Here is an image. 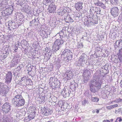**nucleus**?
I'll use <instances>...</instances> for the list:
<instances>
[{
	"instance_id": "nucleus-6",
	"label": "nucleus",
	"mask_w": 122,
	"mask_h": 122,
	"mask_svg": "<svg viewBox=\"0 0 122 122\" xmlns=\"http://www.w3.org/2000/svg\"><path fill=\"white\" fill-rule=\"evenodd\" d=\"M23 66V65H20L13 71V75L14 76H16V77H19L20 76V74L22 72L21 69L22 68Z\"/></svg>"
},
{
	"instance_id": "nucleus-34",
	"label": "nucleus",
	"mask_w": 122,
	"mask_h": 122,
	"mask_svg": "<svg viewBox=\"0 0 122 122\" xmlns=\"http://www.w3.org/2000/svg\"><path fill=\"white\" fill-rule=\"evenodd\" d=\"M45 51L46 52L49 53V54H48V55H50V56L49 57H50L51 55V53H50V51H51V49L49 47H46L45 48Z\"/></svg>"
},
{
	"instance_id": "nucleus-13",
	"label": "nucleus",
	"mask_w": 122,
	"mask_h": 122,
	"mask_svg": "<svg viewBox=\"0 0 122 122\" xmlns=\"http://www.w3.org/2000/svg\"><path fill=\"white\" fill-rule=\"evenodd\" d=\"M16 19L19 20L21 22H23L24 21V16L20 13H16L15 14Z\"/></svg>"
},
{
	"instance_id": "nucleus-21",
	"label": "nucleus",
	"mask_w": 122,
	"mask_h": 122,
	"mask_svg": "<svg viewBox=\"0 0 122 122\" xmlns=\"http://www.w3.org/2000/svg\"><path fill=\"white\" fill-rule=\"evenodd\" d=\"M54 0H44L43 4L45 5H47L51 4V3L53 4Z\"/></svg>"
},
{
	"instance_id": "nucleus-29",
	"label": "nucleus",
	"mask_w": 122,
	"mask_h": 122,
	"mask_svg": "<svg viewBox=\"0 0 122 122\" xmlns=\"http://www.w3.org/2000/svg\"><path fill=\"white\" fill-rule=\"evenodd\" d=\"M72 53L71 52H70L69 54L66 55V57L67 58V59L69 61L70 60H71L72 59Z\"/></svg>"
},
{
	"instance_id": "nucleus-14",
	"label": "nucleus",
	"mask_w": 122,
	"mask_h": 122,
	"mask_svg": "<svg viewBox=\"0 0 122 122\" xmlns=\"http://www.w3.org/2000/svg\"><path fill=\"white\" fill-rule=\"evenodd\" d=\"M64 20L65 22L67 23L72 22L74 21L73 20L71 17L70 15L68 13L65 16Z\"/></svg>"
},
{
	"instance_id": "nucleus-43",
	"label": "nucleus",
	"mask_w": 122,
	"mask_h": 122,
	"mask_svg": "<svg viewBox=\"0 0 122 122\" xmlns=\"http://www.w3.org/2000/svg\"><path fill=\"white\" fill-rule=\"evenodd\" d=\"M87 102V101H86L85 99L82 102V105L85 106Z\"/></svg>"
},
{
	"instance_id": "nucleus-10",
	"label": "nucleus",
	"mask_w": 122,
	"mask_h": 122,
	"mask_svg": "<svg viewBox=\"0 0 122 122\" xmlns=\"http://www.w3.org/2000/svg\"><path fill=\"white\" fill-rule=\"evenodd\" d=\"M71 92V91L64 87L61 92V94L64 97H69Z\"/></svg>"
},
{
	"instance_id": "nucleus-22",
	"label": "nucleus",
	"mask_w": 122,
	"mask_h": 122,
	"mask_svg": "<svg viewBox=\"0 0 122 122\" xmlns=\"http://www.w3.org/2000/svg\"><path fill=\"white\" fill-rule=\"evenodd\" d=\"M61 47L59 46L54 44H53L52 47V50L55 52L58 50Z\"/></svg>"
},
{
	"instance_id": "nucleus-25",
	"label": "nucleus",
	"mask_w": 122,
	"mask_h": 122,
	"mask_svg": "<svg viewBox=\"0 0 122 122\" xmlns=\"http://www.w3.org/2000/svg\"><path fill=\"white\" fill-rule=\"evenodd\" d=\"M70 51L67 49H65L62 52V54L61 55V57L65 55V54L68 55L70 53Z\"/></svg>"
},
{
	"instance_id": "nucleus-50",
	"label": "nucleus",
	"mask_w": 122,
	"mask_h": 122,
	"mask_svg": "<svg viewBox=\"0 0 122 122\" xmlns=\"http://www.w3.org/2000/svg\"><path fill=\"white\" fill-rule=\"evenodd\" d=\"M67 77V78L68 79H71V77H70V75L69 74H66Z\"/></svg>"
},
{
	"instance_id": "nucleus-30",
	"label": "nucleus",
	"mask_w": 122,
	"mask_h": 122,
	"mask_svg": "<svg viewBox=\"0 0 122 122\" xmlns=\"http://www.w3.org/2000/svg\"><path fill=\"white\" fill-rule=\"evenodd\" d=\"M94 4L95 5H97V6H101V4L102 3V2H100L99 1H97V2L96 0H94Z\"/></svg>"
},
{
	"instance_id": "nucleus-44",
	"label": "nucleus",
	"mask_w": 122,
	"mask_h": 122,
	"mask_svg": "<svg viewBox=\"0 0 122 122\" xmlns=\"http://www.w3.org/2000/svg\"><path fill=\"white\" fill-rule=\"evenodd\" d=\"M97 9L98 10L97 11V14H100V12L101 11V10L99 8H98L97 7H95V9L96 10Z\"/></svg>"
},
{
	"instance_id": "nucleus-57",
	"label": "nucleus",
	"mask_w": 122,
	"mask_h": 122,
	"mask_svg": "<svg viewBox=\"0 0 122 122\" xmlns=\"http://www.w3.org/2000/svg\"><path fill=\"white\" fill-rule=\"evenodd\" d=\"M108 120H104L103 121V122H110Z\"/></svg>"
},
{
	"instance_id": "nucleus-4",
	"label": "nucleus",
	"mask_w": 122,
	"mask_h": 122,
	"mask_svg": "<svg viewBox=\"0 0 122 122\" xmlns=\"http://www.w3.org/2000/svg\"><path fill=\"white\" fill-rule=\"evenodd\" d=\"M3 85L0 82V94L3 95L7 94L9 92V88L7 86H4V87L2 88Z\"/></svg>"
},
{
	"instance_id": "nucleus-63",
	"label": "nucleus",
	"mask_w": 122,
	"mask_h": 122,
	"mask_svg": "<svg viewBox=\"0 0 122 122\" xmlns=\"http://www.w3.org/2000/svg\"><path fill=\"white\" fill-rule=\"evenodd\" d=\"M112 108H113L115 107V105H112Z\"/></svg>"
},
{
	"instance_id": "nucleus-23",
	"label": "nucleus",
	"mask_w": 122,
	"mask_h": 122,
	"mask_svg": "<svg viewBox=\"0 0 122 122\" xmlns=\"http://www.w3.org/2000/svg\"><path fill=\"white\" fill-rule=\"evenodd\" d=\"M111 3V4L117 5L119 4V0H110Z\"/></svg>"
},
{
	"instance_id": "nucleus-19",
	"label": "nucleus",
	"mask_w": 122,
	"mask_h": 122,
	"mask_svg": "<svg viewBox=\"0 0 122 122\" xmlns=\"http://www.w3.org/2000/svg\"><path fill=\"white\" fill-rule=\"evenodd\" d=\"M67 12L66 10L64 9L63 10H60V11L58 12V14L59 15L61 16L64 15L65 16L67 14Z\"/></svg>"
},
{
	"instance_id": "nucleus-37",
	"label": "nucleus",
	"mask_w": 122,
	"mask_h": 122,
	"mask_svg": "<svg viewBox=\"0 0 122 122\" xmlns=\"http://www.w3.org/2000/svg\"><path fill=\"white\" fill-rule=\"evenodd\" d=\"M49 85L53 89L56 87V86H57L55 85V83H54V82H52Z\"/></svg>"
},
{
	"instance_id": "nucleus-1",
	"label": "nucleus",
	"mask_w": 122,
	"mask_h": 122,
	"mask_svg": "<svg viewBox=\"0 0 122 122\" xmlns=\"http://www.w3.org/2000/svg\"><path fill=\"white\" fill-rule=\"evenodd\" d=\"M12 101L16 107L23 106L25 104V100L21 94H17L12 99Z\"/></svg>"
},
{
	"instance_id": "nucleus-48",
	"label": "nucleus",
	"mask_w": 122,
	"mask_h": 122,
	"mask_svg": "<svg viewBox=\"0 0 122 122\" xmlns=\"http://www.w3.org/2000/svg\"><path fill=\"white\" fill-rule=\"evenodd\" d=\"M108 66L107 65H104L103 68L107 71L108 70Z\"/></svg>"
},
{
	"instance_id": "nucleus-41",
	"label": "nucleus",
	"mask_w": 122,
	"mask_h": 122,
	"mask_svg": "<svg viewBox=\"0 0 122 122\" xmlns=\"http://www.w3.org/2000/svg\"><path fill=\"white\" fill-rule=\"evenodd\" d=\"M79 60L81 62L84 61L85 60V57L83 56H81L80 59Z\"/></svg>"
},
{
	"instance_id": "nucleus-62",
	"label": "nucleus",
	"mask_w": 122,
	"mask_h": 122,
	"mask_svg": "<svg viewBox=\"0 0 122 122\" xmlns=\"http://www.w3.org/2000/svg\"><path fill=\"white\" fill-rule=\"evenodd\" d=\"M58 21H57V20L56 21V22H55V23L56 24H57L58 23Z\"/></svg>"
},
{
	"instance_id": "nucleus-3",
	"label": "nucleus",
	"mask_w": 122,
	"mask_h": 122,
	"mask_svg": "<svg viewBox=\"0 0 122 122\" xmlns=\"http://www.w3.org/2000/svg\"><path fill=\"white\" fill-rule=\"evenodd\" d=\"M11 104L8 102L5 103L2 106V109L3 113L7 114L11 110Z\"/></svg>"
},
{
	"instance_id": "nucleus-56",
	"label": "nucleus",
	"mask_w": 122,
	"mask_h": 122,
	"mask_svg": "<svg viewBox=\"0 0 122 122\" xmlns=\"http://www.w3.org/2000/svg\"><path fill=\"white\" fill-rule=\"evenodd\" d=\"M112 34L113 35H113V36H116V33L115 32H113V33H112L111 34Z\"/></svg>"
},
{
	"instance_id": "nucleus-45",
	"label": "nucleus",
	"mask_w": 122,
	"mask_h": 122,
	"mask_svg": "<svg viewBox=\"0 0 122 122\" xmlns=\"http://www.w3.org/2000/svg\"><path fill=\"white\" fill-rule=\"evenodd\" d=\"M28 81L29 82V84L30 85H33V83L32 81L30 79H28Z\"/></svg>"
},
{
	"instance_id": "nucleus-46",
	"label": "nucleus",
	"mask_w": 122,
	"mask_h": 122,
	"mask_svg": "<svg viewBox=\"0 0 122 122\" xmlns=\"http://www.w3.org/2000/svg\"><path fill=\"white\" fill-rule=\"evenodd\" d=\"M26 80L27 79H26L25 77H23L20 80V81L21 82H24L25 81H26Z\"/></svg>"
},
{
	"instance_id": "nucleus-7",
	"label": "nucleus",
	"mask_w": 122,
	"mask_h": 122,
	"mask_svg": "<svg viewBox=\"0 0 122 122\" xmlns=\"http://www.w3.org/2000/svg\"><path fill=\"white\" fill-rule=\"evenodd\" d=\"M119 12V10L117 7L114 6L111 9V13L112 15L114 17L117 16Z\"/></svg>"
},
{
	"instance_id": "nucleus-20",
	"label": "nucleus",
	"mask_w": 122,
	"mask_h": 122,
	"mask_svg": "<svg viewBox=\"0 0 122 122\" xmlns=\"http://www.w3.org/2000/svg\"><path fill=\"white\" fill-rule=\"evenodd\" d=\"M89 76L87 73L85 75H83V83H86L89 80Z\"/></svg>"
},
{
	"instance_id": "nucleus-32",
	"label": "nucleus",
	"mask_w": 122,
	"mask_h": 122,
	"mask_svg": "<svg viewBox=\"0 0 122 122\" xmlns=\"http://www.w3.org/2000/svg\"><path fill=\"white\" fill-rule=\"evenodd\" d=\"M92 100L94 102H97L99 100V99L97 97H92Z\"/></svg>"
},
{
	"instance_id": "nucleus-12",
	"label": "nucleus",
	"mask_w": 122,
	"mask_h": 122,
	"mask_svg": "<svg viewBox=\"0 0 122 122\" xmlns=\"http://www.w3.org/2000/svg\"><path fill=\"white\" fill-rule=\"evenodd\" d=\"M12 10L10 8L7 9L6 10H4L2 11V15L4 16L10 15L12 13Z\"/></svg>"
},
{
	"instance_id": "nucleus-49",
	"label": "nucleus",
	"mask_w": 122,
	"mask_h": 122,
	"mask_svg": "<svg viewBox=\"0 0 122 122\" xmlns=\"http://www.w3.org/2000/svg\"><path fill=\"white\" fill-rule=\"evenodd\" d=\"M94 9H93L92 10H92L91 9H90V14H93L94 15V14H93V13L94 12H96V11H94V10H93Z\"/></svg>"
},
{
	"instance_id": "nucleus-15",
	"label": "nucleus",
	"mask_w": 122,
	"mask_h": 122,
	"mask_svg": "<svg viewBox=\"0 0 122 122\" xmlns=\"http://www.w3.org/2000/svg\"><path fill=\"white\" fill-rule=\"evenodd\" d=\"M83 3L81 2H77L75 4V7L76 10H80L82 9L83 7L82 5Z\"/></svg>"
},
{
	"instance_id": "nucleus-39",
	"label": "nucleus",
	"mask_w": 122,
	"mask_h": 122,
	"mask_svg": "<svg viewBox=\"0 0 122 122\" xmlns=\"http://www.w3.org/2000/svg\"><path fill=\"white\" fill-rule=\"evenodd\" d=\"M55 78V77H51L50 79L49 82V84H50L52 83V82H53L54 78Z\"/></svg>"
},
{
	"instance_id": "nucleus-8",
	"label": "nucleus",
	"mask_w": 122,
	"mask_h": 122,
	"mask_svg": "<svg viewBox=\"0 0 122 122\" xmlns=\"http://www.w3.org/2000/svg\"><path fill=\"white\" fill-rule=\"evenodd\" d=\"M60 36V38L58 39H56L54 42V43L61 47V46L63 44L64 41V37L62 36H61L59 34H56L55 36Z\"/></svg>"
},
{
	"instance_id": "nucleus-9",
	"label": "nucleus",
	"mask_w": 122,
	"mask_h": 122,
	"mask_svg": "<svg viewBox=\"0 0 122 122\" xmlns=\"http://www.w3.org/2000/svg\"><path fill=\"white\" fill-rule=\"evenodd\" d=\"M12 77V75L11 72H8L5 77V83L7 84H9L11 82Z\"/></svg>"
},
{
	"instance_id": "nucleus-47",
	"label": "nucleus",
	"mask_w": 122,
	"mask_h": 122,
	"mask_svg": "<svg viewBox=\"0 0 122 122\" xmlns=\"http://www.w3.org/2000/svg\"><path fill=\"white\" fill-rule=\"evenodd\" d=\"M101 6V7H102V8L103 9H105L106 8V6L105 5L103 4L102 2Z\"/></svg>"
},
{
	"instance_id": "nucleus-40",
	"label": "nucleus",
	"mask_w": 122,
	"mask_h": 122,
	"mask_svg": "<svg viewBox=\"0 0 122 122\" xmlns=\"http://www.w3.org/2000/svg\"><path fill=\"white\" fill-rule=\"evenodd\" d=\"M42 36L43 37V38H47L48 37L47 35L45 32H44V33L43 34Z\"/></svg>"
},
{
	"instance_id": "nucleus-5",
	"label": "nucleus",
	"mask_w": 122,
	"mask_h": 122,
	"mask_svg": "<svg viewBox=\"0 0 122 122\" xmlns=\"http://www.w3.org/2000/svg\"><path fill=\"white\" fill-rule=\"evenodd\" d=\"M20 59V58L19 55H16L11 61L10 66L12 67L15 66L19 63Z\"/></svg>"
},
{
	"instance_id": "nucleus-28",
	"label": "nucleus",
	"mask_w": 122,
	"mask_h": 122,
	"mask_svg": "<svg viewBox=\"0 0 122 122\" xmlns=\"http://www.w3.org/2000/svg\"><path fill=\"white\" fill-rule=\"evenodd\" d=\"M94 16V15L93 14H90L89 16V17L91 19L90 20L92 21V23H94V22L96 19Z\"/></svg>"
},
{
	"instance_id": "nucleus-42",
	"label": "nucleus",
	"mask_w": 122,
	"mask_h": 122,
	"mask_svg": "<svg viewBox=\"0 0 122 122\" xmlns=\"http://www.w3.org/2000/svg\"><path fill=\"white\" fill-rule=\"evenodd\" d=\"M117 55H122V47L119 49L118 51V53Z\"/></svg>"
},
{
	"instance_id": "nucleus-31",
	"label": "nucleus",
	"mask_w": 122,
	"mask_h": 122,
	"mask_svg": "<svg viewBox=\"0 0 122 122\" xmlns=\"http://www.w3.org/2000/svg\"><path fill=\"white\" fill-rule=\"evenodd\" d=\"M30 8L27 6L25 7L24 8V10L25 12L29 13L30 11Z\"/></svg>"
},
{
	"instance_id": "nucleus-55",
	"label": "nucleus",
	"mask_w": 122,
	"mask_h": 122,
	"mask_svg": "<svg viewBox=\"0 0 122 122\" xmlns=\"http://www.w3.org/2000/svg\"><path fill=\"white\" fill-rule=\"evenodd\" d=\"M75 86L74 85H72L70 86V88L71 89L72 87H75Z\"/></svg>"
},
{
	"instance_id": "nucleus-59",
	"label": "nucleus",
	"mask_w": 122,
	"mask_h": 122,
	"mask_svg": "<svg viewBox=\"0 0 122 122\" xmlns=\"http://www.w3.org/2000/svg\"><path fill=\"white\" fill-rule=\"evenodd\" d=\"M22 22L21 23L20 21V22H19V24L18 23V26H19V25H21V24L22 23Z\"/></svg>"
},
{
	"instance_id": "nucleus-64",
	"label": "nucleus",
	"mask_w": 122,
	"mask_h": 122,
	"mask_svg": "<svg viewBox=\"0 0 122 122\" xmlns=\"http://www.w3.org/2000/svg\"><path fill=\"white\" fill-rule=\"evenodd\" d=\"M115 105V107H117L118 106V105L117 104H116L114 105Z\"/></svg>"
},
{
	"instance_id": "nucleus-18",
	"label": "nucleus",
	"mask_w": 122,
	"mask_h": 122,
	"mask_svg": "<svg viewBox=\"0 0 122 122\" xmlns=\"http://www.w3.org/2000/svg\"><path fill=\"white\" fill-rule=\"evenodd\" d=\"M9 53V51L8 49H5V50L4 51H3V54L1 55V56L4 58L3 59L6 58L8 55Z\"/></svg>"
},
{
	"instance_id": "nucleus-60",
	"label": "nucleus",
	"mask_w": 122,
	"mask_h": 122,
	"mask_svg": "<svg viewBox=\"0 0 122 122\" xmlns=\"http://www.w3.org/2000/svg\"><path fill=\"white\" fill-rule=\"evenodd\" d=\"M65 31V30H61V34L62 33L63 34V33Z\"/></svg>"
},
{
	"instance_id": "nucleus-11",
	"label": "nucleus",
	"mask_w": 122,
	"mask_h": 122,
	"mask_svg": "<svg viewBox=\"0 0 122 122\" xmlns=\"http://www.w3.org/2000/svg\"><path fill=\"white\" fill-rule=\"evenodd\" d=\"M56 6L54 5L53 4H52L49 5L48 8V11L50 13H54L56 10Z\"/></svg>"
},
{
	"instance_id": "nucleus-51",
	"label": "nucleus",
	"mask_w": 122,
	"mask_h": 122,
	"mask_svg": "<svg viewBox=\"0 0 122 122\" xmlns=\"http://www.w3.org/2000/svg\"><path fill=\"white\" fill-rule=\"evenodd\" d=\"M107 108L108 109H111L113 108L112 105L107 107Z\"/></svg>"
},
{
	"instance_id": "nucleus-61",
	"label": "nucleus",
	"mask_w": 122,
	"mask_h": 122,
	"mask_svg": "<svg viewBox=\"0 0 122 122\" xmlns=\"http://www.w3.org/2000/svg\"><path fill=\"white\" fill-rule=\"evenodd\" d=\"M121 86L122 87V80L121 81L120 83Z\"/></svg>"
},
{
	"instance_id": "nucleus-36",
	"label": "nucleus",
	"mask_w": 122,
	"mask_h": 122,
	"mask_svg": "<svg viewBox=\"0 0 122 122\" xmlns=\"http://www.w3.org/2000/svg\"><path fill=\"white\" fill-rule=\"evenodd\" d=\"M92 22V21H89V20H88L87 19L85 20V21L84 22V23L85 25H88V24L90 22Z\"/></svg>"
},
{
	"instance_id": "nucleus-27",
	"label": "nucleus",
	"mask_w": 122,
	"mask_h": 122,
	"mask_svg": "<svg viewBox=\"0 0 122 122\" xmlns=\"http://www.w3.org/2000/svg\"><path fill=\"white\" fill-rule=\"evenodd\" d=\"M39 100L41 102V103H44L45 102V96H39L38 98Z\"/></svg>"
},
{
	"instance_id": "nucleus-53",
	"label": "nucleus",
	"mask_w": 122,
	"mask_h": 122,
	"mask_svg": "<svg viewBox=\"0 0 122 122\" xmlns=\"http://www.w3.org/2000/svg\"><path fill=\"white\" fill-rule=\"evenodd\" d=\"M117 120H118L119 122H120L122 121V119L120 117H117Z\"/></svg>"
},
{
	"instance_id": "nucleus-16",
	"label": "nucleus",
	"mask_w": 122,
	"mask_h": 122,
	"mask_svg": "<svg viewBox=\"0 0 122 122\" xmlns=\"http://www.w3.org/2000/svg\"><path fill=\"white\" fill-rule=\"evenodd\" d=\"M44 111L43 113H44V115L46 116L48 115L49 114H51L53 112L52 110L49 109L48 107L45 108L44 107Z\"/></svg>"
},
{
	"instance_id": "nucleus-2",
	"label": "nucleus",
	"mask_w": 122,
	"mask_h": 122,
	"mask_svg": "<svg viewBox=\"0 0 122 122\" xmlns=\"http://www.w3.org/2000/svg\"><path fill=\"white\" fill-rule=\"evenodd\" d=\"M102 83L100 81L92 79L91 80L89 86L90 87V90L92 92L95 93L96 92L95 87L100 89L101 87Z\"/></svg>"
},
{
	"instance_id": "nucleus-24",
	"label": "nucleus",
	"mask_w": 122,
	"mask_h": 122,
	"mask_svg": "<svg viewBox=\"0 0 122 122\" xmlns=\"http://www.w3.org/2000/svg\"><path fill=\"white\" fill-rule=\"evenodd\" d=\"M121 43V41L120 40H117L116 42L114 44L115 49H117V48L119 46V45Z\"/></svg>"
},
{
	"instance_id": "nucleus-33",
	"label": "nucleus",
	"mask_w": 122,
	"mask_h": 122,
	"mask_svg": "<svg viewBox=\"0 0 122 122\" xmlns=\"http://www.w3.org/2000/svg\"><path fill=\"white\" fill-rule=\"evenodd\" d=\"M54 80L53 82L54 83H55L56 85L57 86V85H60V82L58 80L57 78H54Z\"/></svg>"
},
{
	"instance_id": "nucleus-17",
	"label": "nucleus",
	"mask_w": 122,
	"mask_h": 122,
	"mask_svg": "<svg viewBox=\"0 0 122 122\" xmlns=\"http://www.w3.org/2000/svg\"><path fill=\"white\" fill-rule=\"evenodd\" d=\"M18 23L16 22H12V21L10 22L8 24V26L10 27L11 26L12 28L13 29H15L17 28Z\"/></svg>"
},
{
	"instance_id": "nucleus-26",
	"label": "nucleus",
	"mask_w": 122,
	"mask_h": 122,
	"mask_svg": "<svg viewBox=\"0 0 122 122\" xmlns=\"http://www.w3.org/2000/svg\"><path fill=\"white\" fill-rule=\"evenodd\" d=\"M39 21L38 19H35L31 21H30L29 23V25L30 26H32V25L33 24H34L35 25L36 24L37 21L38 22Z\"/></svg>"
},
{
	"instance_id": "nucleus-35",
	"label": "nucleus",
	"mask_w": 122,
	"mask_h": 122,
	"mask_svg": "<svg viewBox=\"0 0 122 122\" xmlns=\"http://www.w3.org/2000/svg\"><path fill=\"white\" fill-rule=\"evenodd\" d=\"M35 112L34 111L33 112H31L29 115L30 117L32 119H33L35 117Z\"/></svg>"
},
{
	"instance_id": "nucleus-54",
	"label": "nucleus",
	"mask_w": 122,
	"mask_h": 122,
	"mask_svg": "<svg viewBox=\"0 0 122 122\" xmlns=\"http://www.w3.org/2000/svg\"><path fill=\"white\" fill-rule=\"evenodd\" d=\"M24 42V43L25 42L26 43H27V41H26L25 40H22L21 42V43L22 44H23V42Z\"/></svg>"
},
{
	"instance_id": "nucleus-52",
	"label": "nucleus",
	"mask_w": 122,
	"mask_h": 122,
	"mask_svg": "<svg viewBox=\"0 0 122 122\" xmlns=\"http://www.w3.org/2000/svg\"><path fill=\"white\" fill-rule=\"evenodd\" d=\"M87 72V70H85L84 71L83 73V75H86L87 74H86V73Z\"/></svg>"
},
{
	"instance_id": "nucleus-38",
	"label": "nucleus",
	"mask_w": 122,
	"mask_h": 122,
	"mask_svg": "<svg viewBox=\"0 0 122 122\" xmlns=\"http://www.w3.org/2000/svg\"><path fill=\"white\" fill-rule=\"evenodd\" d=\"M117 55L120 61L119 62H122V55Z\"/></svg>"
},
{
	"instance_id": "nucleus-58",
	"label": "nucleus",
	"mask_w": 122,
	"mask_h": 122,
	"mask_svg": "<svg viewBox=\"0 0 122 122\" xmlns=\"http://www.w3.org/2000/svg\"><path fill=\"white\" fill-rule=\"evenodd\" d=\"M20 2L19 1H18L17 3V4L18 5H20Z\"/></svg>"
}]
</instances>
